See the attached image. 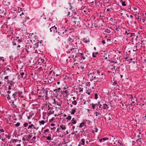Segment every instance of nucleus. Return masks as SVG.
I'll return each instance as SVG.
<instances>
[{"label":"nucleus","mask_w":146,"mask_h":146,"mask_svg":"<svg viewBox=\"0 0 146 146\" xmlns=\"http://www.w3.org/2000/svg\"><path fill=\"white\" fill-rule=\"evenodd\" d=\"M73 18L74 19L73 22L75 23V24H76L77 26L80 27L81 26L80 25V16L78 15H75Z\"/></svg>","instance_id":"nucleus-1"},{"label":"nucleus","mask_w":146,"mask_h":146,"mask_svg":"<svg viewBox=\"0 0 146 146\" xmlns=\"http://www.w3.org/2000/svg\"><path fill=\"white\" fill-rule=\"evenodd\" d=\"M7 9L1 7L0 8V14H2V15H0L1 17L2 16V15H4L6 14V13Z\"/></svg>","instance_id":"nucleus-2"},{"label":"nucleus","mask_w":146,"mask_h":146,"mask_svg":"<svg viewBox=\"0 0 146 146\" xmlns=\"http://www.w3.org/2000/svg\"><path fill=\"white\" fill-rule=\"evenodd\" d=\"M21 42L19 41V40L17 39H15L14 41L12 42L13 46H15L17 44H21Z\"/></svg>","instance_id":"nucleus-3"},{"label":"nucleus","mask_w":146,"mask_h":146,"mask_svg":"<svg viewBox=\"0 0 146 146\" xmlns=\"http://www.w3.org/2000/svg\"><path fill=\"white\" fill-rule=\"evenodd\" d=\"M57 29V27L54 26L50 29V31L51 32H53V33H54L56 31V32L57 33V31H56Z\"/></svg>","instance_id":"nucleus-4"},{"label":"nucleus","mask_w":146,"mask_h":146,"mask_svg":"<svg viewBox=\"0 0 146 146\" xmlns=\"http://www.w3.org/2000/svg\"><path fill=\"white\" fill-rule=\"evenodd\" d=\"M29 51L27 48H24L22 52V53L23 54H28L29 53Z\"/></svg>","instance_id":"nucleus-5"},{"label":"nucleus","mask_w":146,"mask_h":146,"mask_svg":"<svg viewBox=\"0 0 146 146\" xmlns=\"http://www.w3.org/2000/svg\"><path fill=\"white\" fill-rule=\"evenodd\" d=\"M55 74L54 72L51 70L49 72L48 76H49V77L52 78L53 77V78H54V77L55 76Z\"/></svg>","instance_id":"nucleus-6"},{"label":"nucleus","mask_w":146,"mask_h":146,"mask_svg":"<svg viewBox=\"0 0 146 146\" xmlns=\"http://www.w3.org/2000/svg\"><path fill=\"white\" fill-rule=\"evenodd\" d=\"M74 37L73 36H71V37H69L68 39V41L70 42H72L74 41Z\"/></svg>","instance_id":"nucleus-7"},{"label":"nucleus","mask_w":146,"mask_h":146,"mask_svg":"<svg viewBox=\"0 0 146 146\" xmlns=\"http://www.w3.org/2000/svg\"><path fill=\"white\" fill-rule=\"evenodd\" d=\"M27 48L29 49L32 48V45L31 44H30V43H27L26 44V45L25 46Z\"/></svg>","instance_id":"nucleus-8"},{"label":"nucleus","mask_w":146,"mask_h":146,"mask_svg":"<svg viewBox=\"0 0 146 146\" xmlns=\"http://www.w3.org/2000/svg\"><path fill=\"white\" fill-rule=\"evenodd\" d=\"M85 139H82L79 142L80 144L81 145H84L85 144Z\"/></svg>","instance_id":"nucleus-9"},{"label":"nucleus","mask_w":146,"mask_h":146,"mask_svg":"<svg viewBox=\"0 0 146 146\" xmlns=\"http://www.w3.org/2000/svg\"><path fill=\"white\" fill-rule=\"evenodd\" d=\"M103 108L104 109H108L109 107L106 104H104L103 105Z\"/></svg>","instance_id":"nucleus-10"},{"label":"nucleus","mask_w":146,"mask_h":146,"mask_svg":"<svg viewBox=\"0 0 146 146\" xmlns=\"http://www.w3.org/2000/svg\"><path fill=\"white\" fill-rule=\"evenodd\" d=\"M39 41H38L37 42H36L35 44V46L33 47V48H34V49H35V48H37L39 46Z\"/></svg>","instance_id":"nucleus-11"},{"label":"nucleus","mask_w":146,"mask_h":146,"mask_svg":"<svg viewBox=\"0 0 146 146\" xmlns=\"http://www.w3.org/2000/svg\"><path fill=\"white\" fill-rule=\"evenodd\" d=\"M98 129L95 127L93 128V130H92V132L93 133H94V132L96 133L98 132Z\"/></svg>","instance_id":"nucleus-12"},{"label":"nucleus","mask_w":146,"mask_h":146,"mask_svg":"<svg viewBox=\"0 0 146 146\" xmlns=\"http://www.w3.org/2000/svg\"><path fill=\"white\" fill-rule=\"evenodd\" d=\"M27 136V140L28 141L31 138L32 136L30 135H26L25 136Z\"/></svg>","instance_id":"nucleus-13"},{"label":"nucleus","mask_w":146,"mask_h":146,"mask_svg":"<svg viewBox=\"0 0 146 146\" xmlns=\"http://www.w3.org/2000/svg\"><path fill=\"white\" fill-rule=\"evenodd\" d=\"M130 109L133 110V107L131 104L129 105V108L127 109V110H128L129 111L130 110Z\"/></svg>","instance_id":"nucleus-14"},{"label":"nucleus","mask_w":146,"mask_h":146,"mask_svg":"<svg viewBox=\"0 0 146 146\" xmlns=\"http://www.w3.org/2000/svg\"><path fill=\"white\" fill-rule=\"evenodd\" d=\"M76 108H75L74 109H73L72 110V112L71 113V115H74L76 112Z\"/></svg>","instance_id":"nucleus-15"},{"label":"nucleus","mask_w":146,"mask_h":146,"mask_svg":"<svg viewBox=\"0 0 146 146\" xmlns=\"http://www.w3.org/2000/svg\"><path fill=\"white\" fill-rule=\"evenodd\" d=\"M86 52H84V53H78V56L80 58H81V57L82 56V55H84V54H86Z\"/></svg>","instance_id":"nucleus-16"},{"label":"nucleus","mask_w":146,"mask_h":146,"mask_svg":"<svg viewBox=\"0 0 146 146\" xmlns=\"http://www.w3.org/2000/svg\"><path fill=\"white\" fill-rule=\"evenodd\" d=\"M15 11V12H13V15H14V14L16 13H17V15H16L15 14V16L14 17H12V19H14L16 17H17V15L18 14V13H17V11Z\"/></svg>","instance_id":"nucleus-17"},{"label":"nucleus","mask_w":146,"mask_h":146,"mask_svg":"<svg viewBox=\"0 0 146 146\" xmlns=\"http://www.w3.org/2000/svg\"><path fill=\"white\" fill-rule=\"evenodd\" d=\"M86 123H84V122H82L80 124L79 127L80 128H82V127L84 126V124H85Z\"/></svg>","instance_id":"nucleus-18"},{"label":"nucleus","mask_w":146,"mask_h":146,"mask_svg":"<svg viewBox=\"0 0 146 146\" xmlns=\"http://www.w3.org/2000/svg\"><path fill=\"white\" fill-rule=\"evenodd\" d=\"M137 137L138 138V139H137V141H139V142H141V140H141V137H140V136L139 135H138L137 136Z\"/></svg>","instance_id":"nucleus-19"},{"label":"nucleus","mask_w":146,"mask_h":146,"mask_svg":"<svg viewBox=\"0 0 146 146\" xmlns=\"http://www.w3.org/2000/svg\"><path fill=\"white\" fill-rule=\"evenodd\" d=\"M74 118H73L72 120L71 121L72 123V124H75L77 122V121L75 120H74Z\"/></svg>","instance_id":"nucleus-20"},{"label":"nucleus","mask_w":146,"mask_h":146,"mask_svg":"<svg viewBox=\"0 0 146 146\" xmlns=\"http://www.w3.org/2000/svg\"><path fill=\"white\" fill-rule=\"evenodd\" d=\"M30 115L27 117L28 119H30L32 117V115H33L34 114V113L33 112L31 113H31H30Z\"/></svg>","instance_id":"nucleus-21"},{"label":"nucleus","mask_w":146,"mask_h":146,"mask_svg":"<svg viewBox=\"0 0 146 146\" xmlns=\"http://www.w3.org/2000/svg\"><path fill=\"white\" fill-rule=\"evenodd\" d=\"M108 119L109 120H111V117H112V115L110 113H109L108 114Z\"/></svg>","instance_id":"nucleus-22"},{"label":"nucleus","mask_w":146,"mask_h":146,"mask_svg":"<svg viewBox=\"0 0 146 146\" xmlns=\"http://www.w3.org/2000/svg\"><path fill=\"white\" fill-rule=\"evenodd\" d=\"M29 17H27V16L26 15V17L24 19V21H23V23H25L26 22L27 20H29Z\"/></svg>","instance_id":"nucleus-23"},{"label":"nucleus","mask_w":146,"mask_h":146,"mask_svg":"<svg viewBox=\"0 0 146 146\" xmlns=\"http://www.w3.org/2000/svg\"><path fill=\"white\" fill-rule=\"evenodd\" d=\"M98 52H96L95 53H93L92 54V56L93 57H96V55L98 54Z\"/></svg>","instance_id":"nucleus-24"},{"label":"nucleus","mask_w":146,"mask_h":146,"mask_svg":"<svg viewBox=\"0 0 146 146\" xmlns=\"http://www.w3.org/2000/svg\"><path fill=\"white\" fill-rule=\"evenodd\" d=\"M12 141H13L14 142H18V141H19V143H20L21 141L20 140H18L17 139H14L12 140Z\"/></svg>","instance_id":"nucleus-25"},{"label":"nucleus","mask_w":146,"mask_h":146,"mask_svg":"<svg viewBox=\"0 0 146 146\" xmlns=\"http://www.w3.org/2000/svg\"><path fill=\"white\" fill-rule=\"evenodd\" d=\"M39 122L40 125H41L42 124L43 125L44 124L45 122L44 120H42L41 121H39Z\"/></svg>","instance_id":"nucleus-26"},{"label":"nucleus","mask_w":146,"mask_h":146,"mask_svg":"<svg viewBox=\"0 0 146 146\" xmlns=\"http://www.w3.org/2000/svg\"><path fill=\"white\" fill-rule=\"evenodd\" d=\"M19 13H20V14L19 15L20 16H22L23 15L25 14H26V13H25V12H22L21 13V12L20 11L19 12Z\"/></svg>","instance_id":"nucleus-27"},{"label":"nucleus","mask_w":146,"mask_h":146,"mask_svg":"<svg viewBox=\"0 0 146 146\" xmlns=\"http://www.w3.org/2000/svg\"><path fill=\"white\" fill-rule=\"evenodd\" d=\"M34 125H33V124H32L31 125H29V126L28 127V129H31V128H32L33 127H34Z\"/></svg>","instance_id":"nucleus-28"},{"label":"nucleus","mask_w":146,"mask_h":146,"mask_svg":"<svg viewBox=\"0 0 146 146\" xmlns=\"http://www.w3.org/2000/svg\"><path fill=\"white\" fill-rule=\"evenodd\" d=\"M128 35H131V36H135V33H128Z\"/></svg>","instance_id":"nucleus-29"},{"label":"nucleus","mask_w":146,"mask_h":146,"mask_svg":"<svg viewBox=\"0 0 146 146\" xmlns=\"http://www.w3.org/2000/svg\"><path fill=\"white\" fill-rule=\"evenodd\" d=\"M71 116L70 115H68V117L66 118L67 120H70L71 119Z\"/></svg>","instance_id":"nucleus-30"},{"label":"nucleus","mask_w":146,"mask_h":146,"mask_svg":"<svg viewBox=\"0 0 146 146\" xmlns=\"http://www.w3.org/2000/svg\"><path fill=\"white\" fill-rule=\"evenodd\" d=\"M113 80L114 81V82H113L112 83V85H116L117 83V82L116 81V80H115V81L114 80V79L113 78Z\"/></svg>","instance_id":"nucleus-31"},{"label":"nucleus","mask_w":146,"mask_h":146,"mask_svg":"<svg viewBox=\"0 0 146 146\" xmlns=\"http://www.w3.org/2000/svg\"><path fill=\"white\" fill-rule=\"evenodd\" d=\"M64 127H62V126L61 125H60V127L62 129V130H65L66 129V127L65 126V125H64Z\"/></svg>","instance_id":"nucleus-32"},{"label":"nucleus","mask_w":146,"mask_h":146,"mask_svg":"<svg viewBox=\"0 0 146 146\" xmlns=\"http://www.w3.org/2000/svg\"><path fill=\"white\" fill-rule=\"evenodd\" d=\"M104 32L105 33H110L111 31L110 30L107 29L106 30L104 31Z\"/></svg>","instance_id":"nucleus-33"},{"label":"nucleus","mask_w":146,"mask_h":146,"mask_svg":"<svg viewBox=\"0 0 146 146\" xmlns=\"http://www.w3.org/2000/svg\"><path fill=\"white\" fill-rule=\"evenodd\" d=\"M26 14H25L23 15L22 16H21V18L22 19V20L24 21L25 18L26 17Z\"/></svg>","instance_id":"nucleus-34"},{"label":"nucleus","mask_w":146,"mask_h":146,"mask_svg":"<svg viewBox=\"0 0 146 146\" xmlns=\"http://www.w3.org/2000/svg\"><path fill=\"white\" fill-rule=\"evenodd\" d=\"M142 58H143V60L145 62H146V57H145V56L143 55L142 57H141Z\"/></svg>","instance_id":"nucleus-35"},{"label":"nucleus","mask_w":146,"mask_h":146,"mask_svg":"<svg viewBox=\"0 0 146 146\" xmlns=\"http://www.w3.org/2000/svg\"><path fill=\"white\" fill-rule=\"evenodd\" d=\"M4 57H0V60H2L3 62H4L5 60V59H4Z\"/></svg>","instance_id":"nucleus-36"},{"label":"nucleus","mask_w":146,"mask_h":146,"mask_svg":"<svg viewBox=\"0 0 146 146\" xmlns=\"http://www.w3.org/2000/svg\"><path fill=\"white\" fill-rule=\"evenodd\" d=\"M76 48H72L70 49V51H72V52H73V51H72V50H74V52H75L76 51Z\"/></svg>","instance_id":"nucleus-37"},{"label":"nucleus","mask_w":146,"mask_h":146,"mask_svg":"<svg viewBox=\"0 0 146 146\" xmlns=\"http://www.w3.org/2000/svg\"><path fill=\"white\" fill-rule=\"evenodd\" d=\"M69 31V30H66V29H65V30H64V33H65V35H67L68 34V31Z\"/></svg>","instance_id":"nucleus-38"},{"label":"nucleus","mask_w":146,"mask_h":146,"mask_svg":"<svg viewBox=\"0 0 146 146\" xmlns=\"http://www.w3.org/2000/svg\"><path fill=\"white\" fill-rule=\"evenodd\" d=\"M102 140H103V141H104L105 140H108V138L107 137L103 138H102Z\"/></svg>","instance_id":"nucleus-39"},{"label":"nucleus","mask_w":146,"mask_h":146,"mask_svg":"<svg viewBox=\"0 0 146 146\" xmlns=\"http://www.w3.org/2000/svg\"><path fill=\"white\" fill-rule=\"evenodd\" d=\"M96 72L97 74H98L99 75L100 74V72L98 70H96V71H95V72H93V74H94L95 73H96Z\"/></svg>","instance_id":"nucleus-40"},{"label":"nucleus","mask_w":146,"mask_h":146,"mask_svg":"<svg viewBox=\"0 0 146 146\" xmlns=\"http://www.w3.org/2000/svg\"><path fill=\"white\" fill-rule=\"evenodd\" d=\"M72 104L74 105H76L77 104V102L76 101L74 100L72 102Z\"/></svg>","instance_id":"nucleus-41"},{"label":"nucleus","mask_w":146,"mask_h":146,"mask_svg":"<svg viewBox=\"0 0 146 146\" xmlns=\"http://www.w3.org/2000/svg\"><path fill=\"white\" fill-rule=\"evenodd\" d=\"M20 124V123L19 122H17L16 124L15 125V126L16 127L19 126Z\"/></svg>","instance_id":"nucleus-42"},{"label":"nucleus","mask_w":146,"mask_h":146,"mask_svg":"<svg viewBox=\"0 0 146 146\" xmlns=\"http://www.w3.org/2000/svg\"><path fill=\"white\" fill-rule=\"evenodd\" d=\"M122 5L123 6H126V5L125 4V1H123L121 2Z\"/></svg>","instance_id":"nucleus-43"},{"label":"nucleus","mask_w":146,"mask_h":146,"mask_svg":"<svg viewBox=\"0 0 146 146\" xmlns=\"http://www.w3.org/2000/svg\"><path fill=\"white\" fill-rule=\"evenodd\" d=\"M49 131V130L48 129H46V130H45L44 131V132H43V133L45 134L46 135V134L45 133L46 132H48Z\"/></svg>","instance_id":"nucleus-44"},{"label":"nucleus","mask_w":146,"mask_h":146,"mask_svg":"<svg viewBox=\"0 0 146 146\" xmlns=\"http://www.w3.org/2000/svg\"><path fill=\"white\" fill-rule=\"evenodd\" d=\"M94 96H95L94 99H97L98 98L97 94L95 93L94 94Z\"/></svg>","instance_id":"nucleus-45"},{"label":"nucleus","mask_w":146,"mask_h":146,"mask_svg":"<svg viewBox=\"0 0 146 146\" xmlns=\"http://www.w3.org/2000/svg\"><path fill=\"white\" fill-rule=\"evenodd\" d=\"M111 66L113 67L111 68V69L112 70H115V66H113V65H111Z\"/></svg>","instance_id":"nucleus-46"},{"label":"nucleus","mask_w":146,"mask_h":146,"mask_svg":"<svg viewBox=\"0 0 146 146\" xmlns=\"http://www.w3.org/2000/svg\"><path fill=\"white\" fill-rule=\"evenodd\" d=\"M47 140L49 141L51 140V137L49 136L46 137Z\"/></svg>","instance_id":"nucleus-47"},{"label":"nucleus","mask_w":146,"mask_h":146,"mask_svg":"<svg viewBox=\"0 0 146 146\" xmlns=\"http://www.w3.org/2000/svg\"><path fill=\"white\" fill-rule=\"evenodd\" d=\"M28 123H25L23 124V125L24 127H26L28 125Z\"/></svg>","instance_id":"nucleus-48"},{"label":"nucleus","mask_w":146,"mask_h":146,"mask_svg":"<svg viewBox=\"0 0 146 146\" xmlns=\"http://www.w3.org/2000/svg\"><path fill=\"white\" fill-rule=\"evenodd\" d=\"M90 82H87L86 84V85L88 86H90Z\"/></svg>","instance_id":"nucleus-49"},{"label":"nucleus","mask_w":146,"mask_h":146,"mask_svg":"<svg viewBox=\"0 0 146 146\" xmlns=\"http://www.w3.org/2000/svg\"><path fill=\"white\" fill-rule=\"evenodd\" d=\"M93 74V73H90V72H88V73H87V75L88 76V77H89V76L91 75V74Z\"/></svg>","instance_id":"nucleus-50"},{"label":"nucleus","mask_w":146,"mask_h":146,"mask_svg":"<svg viewBox=\"0 0 146 146\" xmlns=\"http://www.w3.org/2000/svg\"><path fill=\"white\" fill-rule=\"evenodd\" d=\"M96 114V116H98V115H101V114H100V112L99 111L98 112H96L95 113Z\"/></svg>","instance_id":"nucleus-51"},{"label":"nucleus","mask_w":146,"mask_h":146,"mask_svg":"<svg viewBox=\"0 0 146 146\" xmlns=\"http://www.w3.org/2000/svg\"><path fill=\"white\" fill-rule=\"evenodd\" d=\"M19 40V41L21 42H22L23 41V38L22 37H21L20 38L18 39Z\"/></svg>","instance_id":"nucleus-52"},{"label":"nucleus","mask_w":146,"mask_h":146,"mask_svg":"<svg viewBox=\"0 0 146 146\" xmlns=\"http://www.w3.org/2000/svg\"><path fill=\"white\" fill-rule=\"evenodd\" d=\"M102 106V105L101 104H100L99 105V106H98V107L96 109V110L98 111V109H99V110L100 109V108H101Z\"/></svg>","instance_id":"nucleus-53"},{"label":"nucleus","mask_w":146,"mask_h":146,"mask_svg":"<svg viewBox=\"0 0 146 146\" xmlns=\"http://www.w3.org/2000/svg\"><path fill=\"white\" fill-rule=\"evenodd\" d=\"M55 119V118L54 117H53L51 119H50L49 120V121L50 122L52 121Z\"/></svg>","instance_id":"nucleus-54"},{"label":"nucleus","mask_w":146,"mask_h":146,"mask_svg":"<svg viewBox=\"0 0 146 146\" xmlns=\"http://www.w3.org/2000/svg\"><path fill=\"white\" fill-rule=\"evenodd\" d=\"M117 143L119 144V145H121V146H123V144L120 143L119 140H118Z\"/></svg>","instance_id":"nucleus-55"},{"label":"nucleus","mask_w":146,"mask_h":146,"mask_svg":"<svg viewBox=\"0 0 146 146\" xmlns=\"http://www.w3.org/2000/svg\"><path fill=\"white\" fill-rule=\"evenodd\" d=\"M80 91H79V92H82L83 90V88H79Z\"/></svg>","instance_id":"nucleus-56"},{"label":"nucleus","mask_w":146,"mask_h":146,"mask_svg":"<svg viewBox=\"0 0 146 146\" xmlns=\"http://www.w3.org/2000/svg\"><path fill=\"white\" fill-rule=\"evenodd\" d=\"M141 119H142L145 120L146 119V115H145L143 117H142Z\"/></svg>","instance_id":"nucleus-57"},{"label":"nucleus","mask_w":146,"mask_h":146,"mask_svg":"<svg viewBox=\"0 0 146 146\" xmlns=\"http://www.w3.org/2000/svg\"><path fill=\"white\" fill-rule=\"evenodd\" d=\"M9 84H14L15 82H14L13 80H10Z\"/></svg>","instance_id":"nucleus-58"},{"label":"nucleus","mask_w":146,"mask_h":146,"mask_svg":"<svg viewBox=\"0 0 146 146\" xmlns=\"http://www.w3.org/2000/svg\"><path fill=\"white\" fill-rule=\"evenodd\" d=\"M5 136L6 137V138H7L8 139H10V137H11L10 136H8L6 134L5 135Z\"/></svg>","instance_id":"nucleus-59"},{"label":"nucleus","mask_w":146,"mask_h":146,"mask_svg":"<svg viewBox=\"0 0 146 146\" xmlns=\"http://www.w3.org/2000/svg\"><path fill=\"white\" fill-rule=\"evenodd\" d=\"M92 108L93 109H94L95 108V105H94V104L92 103Z\"/></svg>","instance_id":"nucleus-60"},{"label":"nucleus","mask_w":146,"mask_h":146,"mask_svg":"<svg viewBox=\"0 0 146 146\" xmlns=\"http://www.w3.org/2000/svg\"><path fill=\"white\" fill-rule=\"evenodd\" d=\"M24 74H25V73L23 72L21 73L20 74L21 76V77L23 78V76L24 75Z\"/></svg>","instance_id":"nucleus-61"},{"label":"nucleus","mask_w":146,"mask_h":146,"mask_svg":"<svg viewBox=\"0 0 146 146\" xmlns=\"http://www.w3.org/2000/svg\"><path fill=\"white\" fill-rule=\"evenodd\" d=\"M48 91L46 90V92H45V94H46L45 97H46V98L47 97V94H48Z\"/></svg>","instance_id":"nucleus-62"},{"label":"nucleus","mask_w":146,"mask_h":146,"mask_svg":"<svg viewBox=\"0 0 146 146\" xmlns=\"http://www.w3.org/2000/svg\"><path fill=\"white\" fill-rule=\"evenodd\" d=\"M22 115L23 113H22L19 115V116L20 117V118H19L20 119H21V117H22Z\"/></svg>","instance_id":"nucleus-63"},{"label":"nucleus","mask_w":146,"mask_h":146,"mask_svg":"<svg viewBox=\"0 0 146 146\" xmlns=\"http://www.w3.org/2000/svg\"><path fill=\"white\" fill-rule=\"evenodd\" d=\"M85 59V58L84 56V55L82 56L81 57V59H82V60L83 59V60H84V59Z\"/></svg>","instance_id":"nucleus-64"}]
</instances>
